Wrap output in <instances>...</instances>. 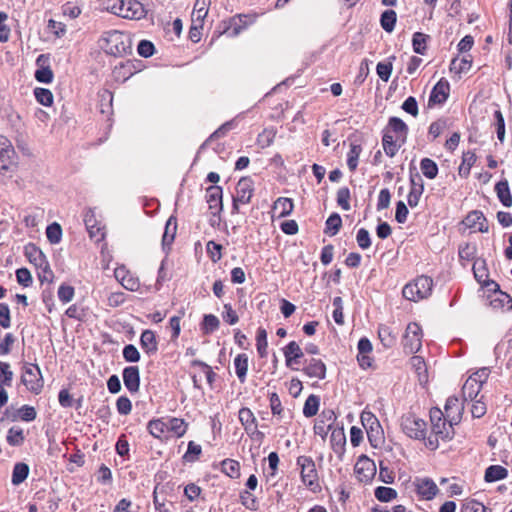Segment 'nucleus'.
<instances>
[{"label": "nucleus", "instance_id": "49", "mask_svg": "<svg viewBox=\"0 0 512 512\" xmlns=\"http://www.w3.org/2000/svg\"><path fill=\"white\" fill-rule=\"evenodd\" d=\"M374 495L380 502H390L397 497V491L390 487L379 486L375 489Z\"/></svg>", "mask_w": 512, "mask_h": 512}, {"label": "nucleus", "instance_id": "23", "mask_svg": "<svg viewBox=\"0 0 512 512\" xmlns=\"http://www.w3.org/2000/svg\"><path fill=\"white\" fill-rule=\"evenodd\" d=\"M303 372L310 378L322 380L326 377V365L320 359L312 358L307 361Z\"/></svg>", "mask_w": 512, "mask_h": 512}, {"label": "nucleus", "instance_id": "63", "mask_svg": "<svg viewBox=\"0 0 512 512\" xmlns=\"http://www.w3.org/2000/svg\"><path fill=\"white\" fill-rule=\"evenodd\" d=\"M123 358L127 362H138L140 360V353L133 344H128L123 348Z\"/></svg>", "mask_w": 512, "mask_h": 512}, {"label": "nucleus", "instance_id": "26", "mask_svg": "<svg viewBox=\"0 0 512 512\" xmlns=\"http://www.w3.org/2000/svg\"><path fill=\"white\" fill-rule=\"evenodd\" d=\"M141 348L148 355H154L158 350V343L155 333L152 330H144L140 336Z\"/></svg>", "mask_w": 512, "mask_h": 512}, {"label": "nucleus", "instance_id": "28", "mask_svg": "<svg viewBox=\"0 0 512 512\" xmlns=\"http://www.w3.org/2000/svg\"><path fill=\"white\" fill-rule=\"evenodd\" d=\"M177 231L176 219L170 217L165 226V230L162 237V247L164 250H168L170 245L173 243Z\"/></svg>", "mask_w": 512, "mask_h": 512}, {"label": "nucleus", "instance_id": "52", "mask_svg": "<svg viewBox=\"0 0 512 512\" xmlns=\"http://www.w3.org/2000/svg\"><path fill=\"white\" fill-rule=\"evenodd\" d=\"M378 335L385 347H391L394 345L396 341V336L392 333L390 327L386 325H381L378 329Z\"/></svg>", "mask_w": 512, "mask_h": 512}, {"label": "nucleus", "instance_id": "38", "mask_svg": "<svg viewBox=\"0 0 512 512\" xmlns=\"http://www.w3.org/2000/svg\"><path fill=\"white\" fill-rule=\"evenodd\" d=\"M6 440L11 446H20L25 441L24 430L19 426H12L6 436Z\"/></svg>", "mask_w": 512, "mask_h": 512}, {"label": "nucleus", "instance_id": "53", "mask_svg": "<svg viewBox=\"0 0 512 512\" xmlns=\"http://www.w3.org/2000/svg\"><path fill=\"white\" fill-rule=\"evenodd\" d=\"M46 236L51 244H58L62 238L61 226L54 222L46 228Z\"/></svg>", "mask_w": 512, "mask_h": 512}, {"label": "nucleus", "instance_id": "7", "mask_svg": "<svg viewBox=\"0 0 512 512\" xmlns=\"http://www.w3.org/2000/svg\"><path fill=\"white\" fill-rule=\"evenodd\" d=\"M21 381L31 393L39 394L44 385L39 366L36 364H26L23 368Z\"/></svg>", "mask_w": 512, "mask_h": 512}, {"label": "nucleus", "instance_id": "43", "mask_svg": "<svg viewBox=\"0 0 512 512\" xmlns=\"http://www.w3.org/2000/svg\"><path fill=\"white\" fill-rule=\"evenodd\" d=\"M325 225V233L334 236L342 226V219L338 213H333L328 217Z\"/></svg>", "mask_w": 512, "mask_h": 512}, {"label": "nucleus", "instance_id": "21", "mask_svg": "<svg viewBox=\"0 0 512 512\" xmlns=\"http://www.w3.org/2000/svg\"><path fill=\"white\" fill-rule=\"evenodd\" d=\"M385 131H390V133L396 137V140H399L400 143H404L407 138L408 127L400 118L391 117Z\"/></svg>", "mask_w": 512, "mask_h": 512}, {"label": "nucleus", "instance_id": "9", "mask_svg": "<svg viewBox=\"0 0 512 512\" xmlns=\"http://www.w3.org/2000/svg\"><path fill=\"white\" fill-rule=\"evenodd\" d=\"M422 337L420 325L415 322L409 323L403 337L404 350L410 354L417 353L422 347Z\"/></svg>", "mask_w": 512, "mask_h": 512}, {"label": "nucleus", "instance_id": "57", "mask_svg": "<svg viewBox=\"0 0 512 512\" xmlns=\"http://www.w3.org/2000/svg\"><path fill=\"white\" fill-rule=\"evenodd\" d=\"M411 364L414 367L415 371L417 372L419 376L420 381H426L427 375H426V364L422 357L420 356H413L411 358Z\"/></svg>", "mask_w": 512, "mask_h": 512}, {"label": "nucleus", "instance_id": "3", "mask_svg": "<svg viewBox=\"0 0 512 512\" xmlns=\"http://www.w3.org/2000/svg\"><path fill=\"white\" fill-rule=\"evenodd\" d=\"M101 48L110 55H122L126 53L129 46L126 43V36L120 31L106 32L101 38Z\"/></svg>", "mask_w": 512, "mask_h": 512}, {"label": "nucleus", "instance_id": "48", "mask_svg": "<svg viewBox=\"0 0 512 512\" xmlns=\"http://www.w3.org/2000/svg\"><path fill=\"white\" fill-rule=\"evenodd\" d=\"M397 20V15L394 10H386L382 13L380 23L382 28L386 32H392L394 30Z\"/></svg>", "mask_w": 512, "mask_h": 512}, {"label": "nucleus", "instance_id": "13", "mask_svg": "<svg viewBox=\"0 0 512 512\" xmlns=\"http://www.w3.org/2000/svg\"><path fill=\"white\" fill-rule=\"evenodd\" d=\"M413 486L417 495L424 500L433 499L439 491L436 483L428 477H416Z\"/></svg>", "mask_w": 512, "mask_h": 512}, {"label": "nucleus", "instance_id": "16", "mask_svg": "<svg viewBox=\"0 0 512 512\" xmlns=\"http://www.w3.org/2000/svg\"><path fill=\"white\" fill-rule=\"evenodd\" d=\"M464 407L463 403L455 396H450L444 406V414L448 422L451 424H458L461 420Z\"/></svg>", "mask_w": 512, "mask_h": 512}, {"label": "nucleus", "instance_id": "22", "mask_svg": "<svg viewBox=\"0 0 512 512\" xmlns=\"http://www.w3.org/2000/svg\"><path fill=\"white\" fill-rule=\"evenodd\" d=\"M286 366L292 368L294 364H299V360L303 357V351L299 344L295 341L289 342L283 349Z\"/></svg>", "mask_w": 512, "mask_h": 512}, {"label": "nucleus", "instance_id": "61", "mask_svg": "<svg viewBox=\"0 0 512 512\" xmlns=\"http://www.w3.org/2000/svg\"><path fill=\"white\" fill-rule=\"evenodd\" d=\"M219 323V319L215 315H205L203 319L202 329L205 333H211L219 327Z\"/></svg>", "mask_w": 512, "mask_h": 512}, {"label": "nucleus", "instance_id": "31", "mask_svg": "<svg viewBox=\"0 0 512 512\" xmlns=\"http://www.w3.org/2000/svg\"><path fill=\"white\" fill-rule=\"evenodd\" d=\"M45 59V55L41 54L36 59V64L40 66L39 69L35 71V79L42 83H50L53 80V72L48 66H44L42 62Z\"/></svg>", "mask_w": 512, "mask_h": 512}, {"label": "nucleus", "instance_id": "55", "mask_svg": "<svg viewBox=\"0 0 512 512\" xmlns=\"http://www.w3.org/2000/svg\"><path fill=\"white\" fill-rule=\"evenodd\" d=\"M36 269L38 271V278L41 283H44V282L52 283L53 282L54 273L50 268L48 260Z\"/></svg>", "mask_w": 512, "mask_h": 512}, {"label": "nucleus", "instance_id": "25", "mask_svg": "<svg viewBox=\"0 0 512 512\" xmlns=\"http://www.w3.org/2000/svg\"><path fill=\"white\" fill-rule=\"evenodd\" d=\"M24 254L27 257L28 261L33 264L36 268L44 264L47 261L46 256L42 252L40 248H38L35 244L29 243L24 248Z\"/></svg>", "mask_w": 512, "mask_h": 512}, {"label": "nucleus", "instance_id": "5", "mask_svg": "<svg viewBox=\"0 0 512 512\" xmlns=\"http://www.w3.org/2000/svg\"><path fill=\"white\" fill-rule=\"evenodd\" d=\"M401 428L408 437L422 440L426 435L427 424L423 419L413 414H406L401 419Z\"/></svg>", "mask_w": 512, "mask_h": 512}, {"label": "nucleus", "instance_id": "11", "mask_svg": "<svg viewBox=\"0 0 512 512\" xmlns=\"http://www.w3.org/2000/svg\"><path fill=\"white\" fill-rule=\"evenodd\" d=\"M493 293L489 296V303L493 309L512 310V298L509 294L499 290V286L495 282L486 283Z\"/></svg>", "mask_w": 512, "mask_h": 512}, {"label": "nucleus", "instance_id": "2", "mask_svg": "<svg viewBox=\"0 0 512 512\" xmlns=\"http://www.w3.org/2000/svg\"><path fill=\"white\" fill-rule=\"evenodd\" d=\"M17 154L11 142L0 136V175L11 178L17 171Z\"/></svg>", "mask_w": 512, "mask_h": 512}, {"label": "nucleus", "instance_id": "14", "mask_svg": "<svg viewBox=\"0 0 512 512\" xmlns=\"http://www.w3.org/2000/svg\"><path fill=\"white\" fill-rule=\"evenodd\" d=\"M116 280L129 291H138L140 289V281L138 277L132 274L124 266L117 267L114 270Z\"/></svg>", "mask_w": 512, "mask_h": 512}, {"label": "nucleus", "instance_id": "32", "mask_svg": "<svg viewBox=\"0 0 512 512\" xmlns=\"http://www.w3.org/2000/svg\"><path fill=\"white\" fill-rule=\"evenodd\" d=\"M397 142H399V140H396V137L391 134L390 131H384L382 137V146L387 156L393 157L396 155L399 149Z\"/></svg>", "mask_w": 512, "mask_h": 512}, {"label": "nucleus", "instance_id": "17", "mask_svg": "<svg viewBox=\"0 0 512 512\" xmlns=\"http://www.w3.org/2000/svg\"><path fill=\"white\" fill-rule=\"evenodd\" d=\"M122 18L140 20L146 16V10L137 0H123Z\"/></svg>", "mask_w": 512, "mask_h": 512}, {"label": "nucleus", "instance_id": "12", "mask_svg": "<svg viewBox=\"0 0 512 512\" xmlns=\"http://www.w3.org/2000/svg\"><path fill=\"white\" fill-rule=\"evenodd\" d=\"M354 471L359 481L367 483L376 474V465L373 460L361 455L355 464Z\"/></svg>", "mask_w": 512, "mask_h": 512}, {"label": "nucleus", "instance_id": "44", "mask_svg": "<svg viewBox=\"0 0 512 512\" xmlns=\"http://www.w3.org/2000/svg\"><path fill=\"white\" fill-rule=\"evenodd\" d=\"M428 38H429V36L424 33H421V32L414 33L413 38H412V46H413V50L415 53L421 54V55L425 54V52L427 50V39Z\"/></svg>", "mask_w": 512, "mask_h": 512}, {"label": "nucleus", "instance_id": "64", "mask_svg": "<svg viewBox=\"0 0 512 512\" xmlns=\"http://www.w3.org/2000/svg\"><path fill=\"white\" fill-rule=\"evenodd\" d=\"M356 241L361 249H368L371 246V238L368 230L360 228L356 235Z\"/></svg>", "mask_w": 512, "mask_h": 512}, {"label": "nucleus", "instance_id": "58", "mask_svg": "<svg viewBox=\"0 0 512 512\" xmlns=\"http://www.w3.org/2000/svg\"><path fill=\"white\" fill-rule=\"evenodd\" d=\"M337 204L345 211L350 210V190L342 187L337 192Z\"/></svg>", "mask_w": 512, "mask_h": 512}, {"label": "nucleus", "instance_id": "19", "mask_svg": "<svg viewBox=\"0 0 512 512\" xmlns=\"http://www.w3.org/2000/svg\"><path fill=\"white\" fill-rule=\"evenodd\" d=\"M223 191L220 186L213 185L206 189V201L213 213H219L223 209Z\"/></svg>", "mask_w": 512, "mask_h": 512}, {"label": "nucleus", "instance_id": "45", "mask_svg": "<svg viewBox=\"0 0 512 512\" xmlns=\"http://www.w3.org/2000/svg\"><path fill=\"white\" fill-rule=\"evenodd\" d=\"M420 169L428 179H434L438 174L437 164L430 158H423L420 162Z\"/></svg>", "mask_w": 512, "mask_h": 512}, {"label": "nucleus", "instance_id": "54", "mask_svg": "<svg viewBox=\"0 0 512 512\" xmlns=\"http://www.w3.org/2000/svg\"><path fill=\"white\" fill-rule=\"evenodd\" d=\"M34 95L36 100L44 106H51L53 103V94L49 89L36 88L34 90Z\"/></svg>", "mask_w": 512, "mask_h": 512}, {"label": "nucleus", "instance_id": "15", "mask_svg": "<svg viewBox=\"0 0 512 512\" xmlns=\"http://www.w3.org/2000/svg\"><path fill=\"white\" fill-rule=\"evenodd\" d=\"M450 92V84L449 82L442 78L440 79L436 85L433 87L431 94L429 96L428 105L429 107L433 105H441L443 104Z\"/></svg>", "mask_w": 512, "mask_h": 512}, {"label": "nucleus", "instance_id": "40", "mask_svg": "<svg viewBox=\"0 0 512 512\" xmlns=\"http://www.w3.org/2000/svg\"><path fill=\"white\" fill-rule=\"evenodd\" d=\"M362 152V147L360 144L351 143L350 149L347 154V166L350 171L354 172L358 166L359 156Z\"/></svg>", "mask_w": 512, "mask_h": 512}, {"label": "nucleus", "instance_id": "39", "mask_svg": "<svg viewBox=\"0 0 512 512\" xmlns=\"http://www.w3.org/2000/svg\"><path fill=\"white\" fill-rule=\"evenodd\" d=\"M221 471L230 478L236 479L240 476V463L233 459H225L221 462Z\"/></svg>", "mask_w": 512, "mask_h": 512}, {"label": "nucleus", "instance_id": "33", "mask_svg": "<svg viewBox=\"0 0 512 512\" xmlns=\"http://www.w3.org/2000/svg\"><path fill=\"white\" fill-rule=\"evenodd\" d=\"M508 476V470L501 465H491L485 471L484 479L486 482H496L505 479Z\"/></svg>", "mask_w": 512, "mask_h": 512}, {"label": "nucleus", "instance_id": "42", "mask_svg": "<svg viewBox=\"0 0 512 512\" xmlns=\"http://www.w3.org/2000/svg\"><path fill=\"white\" fill-rule=\"evenodd\" d=\"M147 429L153 437L161 439L164 433L167 432L166 419H155L149 421Z\"/></svg>", "mask_w": 512, "mask_h": 512}, {"label": "nucleus", "instance_id": "1", "mask_svg": "<svg viewBox=\"0 0 512 512\" xmlns=\"http://www.w3.org/2000/svg\"><path fill=\"white\" fill-rule=\"evenodd\" d=\"M433 289V280L429 276L421 275L407 283L402 290L405 299L413 302L428 298Z\"/></svg>", "mask_w": 512, "mask_h": 512}, {"label": "nucleus", "instance_id": "6", "mask_svg": "<svg viewBox=\"0 0 512 512\" xmlns=\"http://www.w3.org/2000/svg\"><path fill=\"white\" fill-rule=\"evenodd\" d=\"M430 420L432 432L436 437L442 440L452 438L454 424L448 422L446 415L440 409L435 408L430 411Z\"/></svg>", "mask_w": 512, "mask_h": 512}, {"label": "nucleus", "instance_id": "50", "mask_svg": "<svg viewBox=\"0 0 512 512\" xmlns=\"http://www.w3.org/2000/svg\"><path fill=\"white\" fill-rule=\"evenodd\" d=\"M239 421L243 425L245 431L250 433V428L256 423V418L249 408L243 407L239 410Z\"/></svg>", "mask_w": 512, "mask_h": 512}, {"label": "nucleus", "instance_id": "10", "mask_svg": "<svg viewBox=\"0 0 512 512\" xmlns=\"http://www.w3.org/2000/svg\"><path fill=\"white\" fill-rule=\"evenodd\" d=\"M297 465L301 469L303 484L311 489L318 486V473L313 459L308 456H299L297 458Z\"/></svg>", "mask_w": 512, "mask_h": 512}, {"label": "nucleus", "instance_id": "36", "mask_svg": "<svg viewBox=\"0 0 512 512\" xmlns=\"http://www.w3.org/2000/svg\"><path fill=\"white\" fill-rule=\"evenodd\" d=\"M472 66V59L469 55L462 58H454L450 64V71L456 74H462L470 70Z\"/></svg>", "mask_w": 512, "mask_h": 512}, {"label": "nucleus", "instance_id": "34", "mask_svg": "<svg viewBox=\"0 0 512 512\" xmlns=\"http://www.w3.org/2000/svg\"><path fill=\"white\" fill-rule=\"evenodd\" d=\"M234 367L239 381L244 383L248 371V356L244 353L238 354L234 359Z\"/></svg>", "mask_w": 512, "mask_h": 512}, {"label": "nucleus", "instance_id": "59", "mask_svg": "<svg viewBox=\"0 0 512 512\" xmlns=\"http://www.w3.org/2000/svg\"><path fill=\"white\" fill-rule=\"evenodd\" d=\"M57 295H58L59 300L62 303L66 304L73 299V297L75 295V290L70 285L61 284L58 288Z\"/></svg>", "mask_w": 512, "mask_h": 512}, {"label": "nucleus", "instance_id": "27", "mask_svg": "<svg viewBox=\"0 0 512 512\" xmlns=\"http://www.w3.org/2000/svg\"><path fill=\"white\" fill-rule=\"evenodd\" d=\"M211 0H196L192 12V23H198L203 27V22L207 17Z\"/></svg>", "mask_w": 512, "mask_h": 512}, {"label": "nucleus", "instance_id": "29", "mask_svg": "<svg viewBox=\"0 0 512 512\" xmlns=\"http://www.w3.org/2000/svg\"><path fill=\"white\" fill-rule=\"evenodd\" d=\"M495 192L499 201L505 207L512 206V196L509 189V184L507 180H501L495 185Z\"/></svg>", "mask_w": 512, "mask_h": 512}, {"label": "nucleus", "instance_id": "20", "mask_svg": "<svg viewBox=\"0 0 512 512\" xmlns=\"http://www.w3.org/2000/svg\"><path fill=\"white\" fill-rule=\"evenodd\" d=\"M464 224L471 229L478 230L480 232H488V223L481 211H471L465 218Z\"/></svg>", "mask_w": 512, "mask_h": 512}, {"label": "nucleus", "instance_id": "35", "mask_svg": "<svg viewBox=\"0 0 512 512\" xmlns=\"http://www.w3.org/2000/svg\"><path fill=\"white\" fill-rule=\"evenodd\" d=\"M335 420L334 413L332 411L328 412L327 420L322 418L318 419L314 425L315 434L319 435L322 439H324L329 430L331 429L332 423Z\"/></svg>", "mask_w": 512, "mask_h": 512}, {"label": "nucleus", "instance_id": "4", "mask_svg": "<svg viewBox=\"0 0 512 512\" xmlns=\"http://www.w3.org/2000/svg\"><path fill=\"white\" fill-rule=\"evenodd\" d=\"M489 376L487 368H482L468 377L462 387L463 400H473L476 398Z\"/></svg>", "mask_w": 512, "mask_h": 512}, {"label": "nucleus", "instance_id": "18", "mask_svg": "<svg viewBox=\"0 0 512 512\" xmlns=\"http://www.w3.org/2000/svg\"><path fill=\"white\" fill-rule=\"evenodd\" d=\"M123 382L130 393H136L140 388V371L137 366H128L122 372Z\"/></svg>", "mask_w": 512, "mask_h": 512}, {"label": "nucleus", "instance_id": "37", "mask_svg": "<svg viewBox=\"0 0 512 512\" xmlns=\"http://www.w3.org/2000/svg\"><path fill=\"white\" fill-rule=\"evenodd\" d=\"M293 202L290 198L280 197L273 206V210L277 213L278 217L288 216L293 210Z\"/></svg>", "mask_w": 512, "mask_h": 512}, {"label": "nucleus", "instance_id": "8", "mask_svg": "<svg viewBox=\"0 0 512 512\" xmlns=\"http://www.w3.org/2000/svg\"><path fill=\"white\" fill-rule=\"evenodd\" d=\"M254 194V182L250 177H242L235 188L233 196V212H238L239 205L250 203Z\"/></svg>", "mask_w": 512, "mask_h": 512}, {"label": "nucleus", "instance_id": "47", "mask_svg": "<svg viewBox=\"0 0 512 512\" xmlns=\"http://www.w3.org/2000/svg\"><path fill=\"white\" fill-rule=\"evenodd\" d=\"M133 75L132 65L127 63H121L113 69V76L118 81H125Z\"/></svg>", "mask_w": 512, "mask_h": 512}, {"label": "nucleus", "instance_id": "24", "mask_svg": "<svg viewBox=\"0 0 512 512\" xmlns=\"http://www.w3.org/2000/svg\"><path fill=\"white\" fill-rule=\"evenodd\" d=\"M410 191L407 197V201L410 207H415L418 205L421 195L424 191L423 180L419 175L415 177H411L410 179Z\"/></svg>", "mask_w": 512, "mask_h": 512}, {"label": "nucleus", "instance_id": "46", "mask_svg": "<svg viewBox=\"0 0 512 512\" xmlns=\"http://www.w3.org/2000/svg\"><path fill=\"white\" fill-rule=\"evenodd\" d=\"M256 348L259 356L264 358L267 356V332L264 328H258L256 335Z\"/></svg>", "mask_w": 512, "mask_h": 512}, {"label": "nucleus", "instance_id": "62", "mask_svg": "<svg viewBox=\"0 0 512 512\" xmlns=\"http://www.w3.org/2000/svg\"><path fill=\"white\" fill-rule=\"evenodd\" d=\"M463 512H490V510L482 503L471 499L466 501L462 507Z\"/></svg>", "mask_w": 512, "mask_h": 512}, {"label": "nucleus", "instance_id": "56", "mask_svg": "<svg viewBox=\"0 0 512 512\" xmlns=\"http://www.w3.org/2000/svg\"><path fill=\"white\" fill-rule=\"evenodd\" d=\"M19 419L25 422H31L36 419L37 412L33 406L23 405L17 410Z\"/></svg>", "mask_w": 512, "mask_h": 512}, {"label": "nucleus", "instance_id": "41", "mask_svg": "<svg viewBox=\"0 0 512 512\" xmlns=\"http://www.w3.org/2000/svg\"><path fill=\"white\" fill-rule=\"evenodd\" d=\"M29 474V467L25 463H16L12 472V484L19 485L26 480Z\"/></svg>", "mask_w": 512, "mask_h": 512}, {"label": "nucleus", "instance_id": "30", "mask_svg": "<svg viewBox=\"0 0 512 512\" xmlns=\"http://www.w3.org/2000/svg\"><path fill=\"white\" fill-rule=\"evenodd\" d=\"M167 432H171L176 437H182L187 430L188 424L184 419L170 417L166 419Z\"/></svg>", "mask_w": 512, "mask_h": 512}, {"label": "nucleus", "instance_id": "60", "mask_svg": "<svg viewBox=\"0 0 512 512\" xmlns=\"http://www.w3.org/2000/svg\"><path fill=\"white\" fill-rule=\"evenodd\" d=\"M240 501L244 507H246L247 509H249L251 511H255L258 508V503H257L256 498L254 497V495L252 493H250L247 490L240 493Z\"/></svg>", "mask_w": 512, "mask_h": 512}, {"label": "nucleus", "instance_id": "51", "mask_svg": "<svg viewBox=\"0 0 512 512\" xmlns=\"http://www.w3.org/2000/svg\"><path fill=\"white\" fill-rule=\"evenodd\" d=\"M319 403H320L319 397H317L315 395H310L304 403L303 414L306 417L315 416L319 409Z\"/></svg>", "mask_w": 512, "mask_h": 512}]
</instances>
